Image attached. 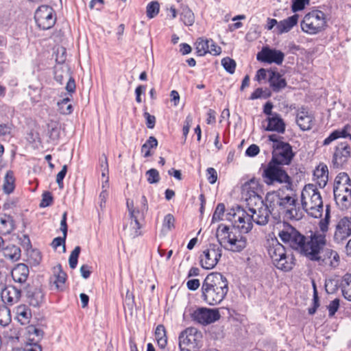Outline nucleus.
<instances>
[{
	"mask_svg": "<svg viewBox=\"0 0 351 351\" xmlns=\"http://www.w3.org/2000/svg\"><path fill=\"white\" fill-rule=\"evenodd\" d=\"M350 156V147L348 142H341L337 146L333 155L332 163L335 167H341Z\"/></svg>",
	"mask_w": 351,
	"mask_h": 351,
	"instance_id": "f3484780",
	"label": "nucleus"
},
{
	"mask_svg": "<svg viewBox=\"0 0 351 351\" xmlns=\"http://www.w3.org/2000/svg\"><path fill=\"white\" fill-rule=\"evenodd\" d=\"M180 20L186 25H192L195 22V16L192 10L188 7L183 8L180 14Z\"/></svg>",
	"mask_w": 351,
	"mask_h": 351,
	"instance_id": "f704fd0d",
	"label": "nucleus"
},
{
	"mask_svg": "<svg viewBox=\"0 0 351 351\" xmlns=\"http://www.w3.org/2000/svg\"><path fill=\"white\" fill-rule=\"evenodd\" d=\"M229 291L227 278L219 272H212L206 276L201 287V298L208 305L220 304Z\"/></svg>",
	"mask_w": 351,
	"mask_h": 351,
	"instance_id": "20e7f679",
	"label": "nucleus"
},
{
	"mask_svg": "<svg viewBox=\"0 0 351 351\" xmlns=\"http://www.w3.org/2000/svg\"><path fill=\"white\" fill-rule=\"evenodd\" d=\"M145 118L146 119V125L149 129H153L155 125L156 118L154 116L151 115L148 112L144 113Z\"/></svg>",
	"mask_w": 351,
	"mask_h": 351,
	"instance_id": "0e129e2a",
	"label": "nucleus"
},
{
	"mask_svg": "<svg viewBox=\"0 0 351 351\" xmlns=\"http://www.w3.org/2000/svg\"><path fill=\"white\" fill-rule=\"evenodd\" d=\"M21 296V291L14 286H4L1 288V298L5 305L12 306L17 303Z\"/></svg>",
	"mask_w": 351,
	"mask_h": 351,
	"instance_id": "6ab92c4d",
	"label": "nucleus"
},
{
	"mask_svg": "<svg viewBox=\"0 0 351 351\" xmlns=\"http://www.w3.org/2000/svg\"><path fill=\"white\" fill-rule=\"evenodd\" d=\"M267 253L276 268L285 271L292 269L295 264L294 258L291 254L287 253L285 247L277 239L268 241Z\"/></svg>",
	"mask_w": 351,
	"mask_h": 351,
	"instance_id": "0eeeda50",
	"label": "nucleus"
},
{
	"mask_svg": "<svg viewBox=\"0 0 351 351\" xmlns=\"http://www.w3.org/2000/svg\"><path fill=\"white\" fill-rule=\"evenodd\" d=\"M52 201L53 197L51 194L49 192H45L43 194L40 206L42 208L49 206L52 203Z\"/></svg>",
	"mask_w": 351,
	"mask_h": 351,
	"instance_id": "603ef678",
	"label": "nucleus"
},
{
	"mask_svg": "<svg viewBox=\"0 0 351 351\" xmlns=\"http://www.w3.org/2000/svg\"><path fill=\"white\" fill-rule=\"evenodd\" d=\"M3 256L12 262L17 261L20 259L21 256V251L19 247L15 245H8L6 247L1 248Z\"/></svg>",
	"mask_w": 351,
	"mask_h": 351,
	"instance_id": "c85d7f7f",
	"label": "nucleus"
},
{
	"mask_svg": "<svg viewBox=\"0 0 351 351\" xmlns=\"http://www.w3.org/2000/svg\"><path fill=\"white\" fill-rule=\"evenodd\" d=\"M65 239H66V237H64V236L63 235L62 237H56L55 238L53 241H52V246L54 249H57L58 247L60 246V245H62V249H63V252H64L66 249H65Z\"/></svg>",
	"mask_w": 351,
	"mask_h": 351,
	"instance_id": "bf43d9fd",
	"label": "nucleus"
},
{
	"mask_svg": "<svg viewBox=\"0 0 351 351\" xmlns=\"http://www.w3.org/2000/svg\"><path fill=\"white\" fill-rule=\"evenodd\" d=\"M350 196V195H339V196H335V200L336 203L341 206L343 208H347L348 205L350 204L348 197Z\"/></svg>",
	"mask_w": 351,
	"mask_h": 351,
	"instance_id": "8fccbe9b",
	"label": "nucleus"
},
{
	"mask_svg": "<svg viewBox=\"0 0 351 351\" xmlns=\"http://www.w3.org/2000/svg\"><path fill=\"white\" fill-rule=\"evenodd\" d=\"M203 335L196 328L189 327L178 337L180 351H198L202 346Z\"/></svg>",
	"mask_w": 351,
	"mask_h": 351,
	"instance_id": "1a4fd4ad",
	"label": "nucleus"
},
{
	"mask_svg": "<svg viewBox=\"0 0 351 351\" xmlns=\"http://www.w3.org/2000/svg\"><path fill=\"white\" fill-rule=\"evenodd\" d=\"M259 147L256 145H251L245 151V154L248 156H255L259 153Z\"/></svg>",
	"mask_w": 351,
	"mask_h": 351,
	"instance_id": "69168bd1",
	"label": "nucleus"
},
{
	"mask_svg": "<svg viewBox=\"0 0 351 351\" xmlns=\"http://www.w3.org/2000/svg\"><path fill=\"white\" fill-rule=\"evenodd\" d=\"M70 101V99L66 97L64 98L61 101L58 102V106L61 113L64 114H69L73 111V106L71 104H68Z\"/></svg>",
	"mask_w": 351,
	"mask_h": 351,
	"instance_id": "ea45409f",
	"label": "nucleus"
},
{
	"mask_svg": "<svg viewBox=\"0 0 351 351\" xmlns=\"http://www.w3.org/2000/svg\"><path fill=\"white\" fill-rule=\"evenodd\" d=\"M127 207L129 211V215L132 220L130 223V236L132 238H135L141 234V232L139 231L141 228L140 221L145 218V215L147 213H143V209L141 208H135L132 202V206H130L129 199L127 200Z\"/></svg>",
	"mask_w": 351,
	"mask_h": 351,
	"instance_id": "4468645a",
	"label": "nucleus"
},
{
	"mask_svg": "<svg viewBox=\"0 0 351 351\" xmlns=\"http://www.w3.org/2000/svg\"><path fill=\"white\" fill-rule=\"evenodd\" d=\"M244 190L249 193L247 199V210L237 206L226 214V219L234 223L243 233L249 232L253 227V222L259 226L266 225L269 221L271 212L262 197L258 195V182L252 179L244 185Z\"/></svg>",
	"mask_w": 351,
	"mask_h": 351,
	"instance_id": "f257e3e1",
	"label": "nucleus"
},
{
	"mask_svg": "<svg viewBox=\"0 0 351 351\" xmlns=\"http://www.w3.org/2000/svg\"><path fill=\"white\" fill-rule=\"evenodd\" d=\"M351 189V180L349 176L345 173H339L334 183L333 189Z\"/></svg>",
	"mask_w": 351,
	"mask_h": 351,
	"instance_id": "c756f323",
	"label": "nucleus"
},
{
	"mask_svg": "<svg viewBox=\"0 0 351 351\" xmlns=\"http://www.w3.org/2000/svg\"><path fill=\"white\" fill-rule=\"evenodd\" d=\"M221 64L227 72L231 74L234 73L236 62L233 59L228 57L224 58L221 60Z\"/></svg>",
	"mask_w": 351,
	"mask_h": 351,
	"instance_id": "a18cd8bd",
	"label": "nucleus"
},
{
	"mask_svg": "<svg viewBox=\"0 0 351 351\" xmlns=\"http://www.w3.org/2000/svg\"><path fill=\"white\" fill-rule=\"evenodd\" d=\"M66 274L63 271L62 266L58 264L53 268V275L50 282L57 291H63L65 288Z\"/></svg>",
	"mask_w": 351,
	"mask_h": 351,
	"instance_id": "5701e85b",
	"label": "nucleus"
},
{
	"mask_svg": "<svg viewBox=\"0 0 351 351\" xmlns=\"http://www.w3.org/2000/svg\"><path fill=\"white\" fill-rule=\"evenodd\" d=\"M284 58L285 54L283 52L267 47H263L256 55V59L258 61L269 64L275 63L278 65L282 63Z\"/></svg>",
	"mask_w": 351,
	"mask_h": 351,
	"instance_id": "dca6fc26",
	"label": "nucleus"
},
{
	"mask_svg": "<svg viewBox=\"0 0 351 351\" xmlns=\"http://www.w3.org/2000/svg\"><path fill=\"white\" fill-rule=\"evenodd\" d=\"M243 232L234 223L229 227L224 224L219 225L216 237L221 247L234 252H241L247 245V239Z\"/></svg>",
	"mask_w": 351,
	"mask_h": 351,
	"instance_id": "39448f33",
	"label": "nucleus"
},
{
	"mask_svg": "<svg viewBox=\"0 0 351 351\" xmlns=\"http://www.w3.org/2000/svg\"><path fill=\"white\" fill-rule=\"evenodd\" d=\"M330 220V207L328 205L326 206V213L325 217L323 219L319 221V228L322 231L321 234H324L325 235V232H327L328 228V223ZM320 233V232H319Z\"/></svg>",
	"mask_w": 351,
	"mask_h": 351,
	"instance_id": "37998d69",
	"label": "nucleus"
},
{
	"mask_svg": "<svg viewBox=\"0 0 351 351\" xmlns=\"http://www.w3.org/2000/svg\"><path fill=\"white\" fill-rule=\"evenodd\" d=\"M299 16L294 14L287 19L279 21L276 32L278 34H282L289 32L295 25H297Z\"/></svg>",
	"mask_w": 351,
	"mask_h": 351,
	"instance_id": "a878e982",
	"label": "nucleus"
},
{
	"mask_svg": "<svg viewBox=\"0 0 351 351\" xmlns=\"http://www.w3.org/2000/svg\"><path fill=\"white\" fill-rule=\"evenodd\" d=\"M265 182L267 184L285 183L287 190L292 191V182L287 172L280 167L269 163L264 171Z\"/></svg>",
	"mask_w": 351,
	"mask_h": 351,
	"instance_id": "9b49d317",
	"label": "nucleus"
},
{
	"mask_svg": "<svg viewBox=\"0 0 351 351\" xmlns=\"http://www.w3.org/2000/svg\"><path fill=\"white\" fill-rule=\"evenodd\" d=\"M11 322V315L10 308L3 305L0 307V325L3 326H8Z\"/></svg>",
	"mask_w": 351,
	"mask_h": 351,
	"instance_id": "4c0bfd02",
	"label": "nucleus"
},
{
	"mask_svg": "<svg viewBox=\"0 0 351 351\" xmlns=\"http://www.w3.org/2000/svg\"><path fill=\"white\" fill-rule=\"evenodd\" d=\"M313 176L320 188H324L328 180V169L326 165L320 163L315 169Z\"/></svg>",
	"mask_w": 351,
	"mask_h": 351,
	"instance_id": "b1692460",
	"label": "nucleus"
},
{
	"mask_svg": "<svg viewBox=\"0 0 351 351\" xmlns=\"http://www.w3.org/2000/svg\"><path fill=\"white\" fill-rule=\"evenodd\" d=\"M175 221L173 215L167 214L165 215L162 222V232L166 234L173 230L175 228Z\"/></svg>",
	"mask_w": 351,
	"mask_h": 351,
	"instance_id": "e433bc0d",
	"label": "nucleus"
},
{
	"mask_svg": "<svg viewBox=\"0 0 351 351\" xmlns=\"http://www.w3.org/2000/svg\"><path fill=\"white\" fill-rule=\"evenodd\" d=\"M155 337L158 346L164 349L167 344V337L166 335V330L163 325L160 324L156 327Z\"/></svg>",
	"mask_w": 351,
	"mask_h": 351,
	"instance_id": "473e14b6",
	"label": "nucleus"
},
{
	"mask_svg": "<svg viewBox=\"0 0 351 351\" xmlns=\"http://www.w3.org/2000/svg\"><path fill=\"white\" fill-rule=\"evenodd\" d=\"M208 41H210L209 42V53L214 56L219 55L221 52V47L217 45L212 39H208Z\"/></svg>",
	"mask_w": 351,
	"mask_h": 351,
	"instance_id": "6e6d98bb",
	"label": "nucleus"
},
{
	"mask_svg": "<svg viewBox=\"0 0 351 351\" xmlns=\"http://www.w3.org/2000/svg\"><path fill=\"white\" fill-rule=\"evenodd\" d=\"M271 96V92L268 89L263 90L261 88H256L250 95V99L254 100L259 98L267 99Z\"/></svg>",
	"mask_w": 351,
	"mask_h": 351,
	"instance_id": "a19ab883",
	"label": "nucleus"
},
{
	"mask_svg": "<svg viewBox=\"0 0 351 351\" xmlns=\"http://www.w3.org/2000/svg\"><path fill=\"white\" fill-rule=\"evenodd\" d=\"M25 288V296L28 303L34 307L39 306L44 300V293L41 288L29 285Z\"/></svg>",
	"mask_w": 351,
	"mask_h": 351,
	"instance_id": "4be33fe9",
	"label": "nucleus"
},
{
	"mask_svg": "<svg viewBox=\"0 0 351 351\" xmlns=\"http://www.w3.org/2000/svg\"><path fill=\"white\" fill-rule=\"evenodd\" d=\"M326 25L325 14L320 10H313L306 14L301 22L302 30L309 34H315Z\"/></svg>",
	"mask_w": 351,
	"mask_h": 351,
	"instance_id": "9d476101",
	"label": "nucleus"
},
{
	"mask_svg": "<svg viewBox=\"0 0 351 351\" xmlns=\"http://www.w3.org/2000/svg\"><path fill=\"white\" fill-rule=\"evenodd\" d=\"M209 42L208 39L199 38L196 42V52L198 56H203L209 53Z\"/></svg>",
	"mask_w": 351,
	"mask_h": 351,
	"instance_id": "c9c22d12",
	"label": "nucleus"
},
{
	"mask_svg": "<svg viewBox=\"0 0 351 351\" xmlns=\"http://www.w3.org/2000/svg\"><path fill=\"white\" fill-rule=\"evenodd\" d=\"M147 176V182L149 184L158 183L160 180V175L158 170L156 169H151L146 172Z\"/></svg>",
	"mask_w": 351,
	"mask_h": 351,
	"instance_id": "de8ad7c7",
	"label": "nucleus"
},
{
	"mask_svg": "<svg viewBox=\"0 0 351 351\" xmlns=\"http://www.w3.org/2000/svg\"><path fill=\"white\" fill-rule=\"evenodd\" d=\"M29 275V267L24 263L16 264L11 271V276L14 282L24 287H26Z\"/></svg>",
	"mask_w": 351,
	"mask_h": 351,
	"instance_id": "412c9836",
	"label": "nucleus"
},
{
	"mask_svg": "<svg viewBox=\"0 0 351 351\" xmlns=\"http://www.w3.org/2000/svg\"><path fill=\"white\" fill-rule=\"evenodd\" d=\"M301 205L302 209L311 217H322L324 206L319 191L316 185L308 184L304 186L301 193Z\"/></svg>",
	"mask_w": 351,
	"mask_h": 351,
	"instance_id": "423d86ee",
	"label": "nucleus"
},
{
	"mask_svg": "<svg viewBox=\"0 0 351 351\" xmlns=\"http://www.w3.org/2000/svg\"><path fill=\"white\" fill-rule=\"evenodd\" d=\"M269 141L272 143L273 156L271 161L276 165H289L295 156L291 146L289 143L282 141L276 134L269 135Z\"/></svg>",
	"mask_w": 351,
	"mask_h": 351,
	"instance_id": "6e6552de",
	"label": "nucleus"
},
{
	"mask_svg": "<svg viewBox=\"0 0 351 351\" xmlns=\"http://www.w3.org/2000/svg\"><path fill=\"white\" fill-rule=\"evenodd\" d=\"M192 317L194 321L202 325H208L219 319L220 314L218 309L202 307L195 310L192 314Z\"/></svg>",
	"mask_w": 351,
	"mask_h": 351,
	"instance_id": "2eb2a0df",
	"label": "nucleus"
},
{
	"mask_svg": "<svg viewBox=\"0 0 351 351\" xmlns=\"http://www.w3.org/2000/svg\"><path fill=\"white\" fill-rule=\"evenodd\" d=\"M200 286V282L198 279L189 280L186 282L187 288L191 291L197 290Z\"/></svg>",
	"mask_w": 351,
	"mask_h": 351,
	"instance_id": "338daca9",
	"label": "nucleus"
},
{
	"mask_svg": "<svg viewBox=\"0 0 351 351\" xmlns=\"http://www.w3.org/2000/svg\"><path fill=\"white\" fill-rule=\"evenodd\" d=\"M269 82L272 90L278 93L287 86V82L282 75L278 72L269 71Z\"/></svg>",
	"mask_w": 351,
	"mask_h": 351,
	"instance_id": "393cba45",
	"label": "nucleus"
},
{
	"mask_svg": "<svg viewBox=\"0 0 351 351\" xmlns=\"http://www.w3.org/2000/svg\"><path fill=\"white\" fill-rule=\"evenodd\" d=\"M100 162V169L101 171V177L102 178H105V182H107L108 181V159L105 154H103L101 157L99 159Z\"/></svg>",
	"mask_w": 351,
	"mask_h": 351,
	"instance_id": "79ce46f5",
	"label": "nucleus"
},
{
	"mask_svg": "<svg viewBox=\"0 0 351 351\" xmlns=\"http://www.w3.org/2000/svg\"><path fill=\"white\" fill-rule=\"evenodd\" d=\"M66 172L67 165H64L62 166L61 171L56 176V181L60 189H63L64 187L63 180L66 174Z\"/></svg>",
	"mask_w": 351,
	"mask_h": 351,
	"instance_id": "09e8293b",
	"label": "nucleus"
},
{
	"mask_svg": "<svg viewBox=\"0 0 351 351\" xmlns=\"http://www.w3.org/2000/svg\"><path fill=\"white\" fill-rule=\"evenodd\" d=\"M309 0H294L292 4V10L293 12L300 11L304 9L306 4H308Z\"/></svg>",
	"mask_w": 351,
	"mask_h": 351,
	"instance_id": "5fc2aeb1",
	"label": "nucleus"
},
{
	"mask_svg": "<svg viewBox=\"0 0 351 351\" xmlns=\"http://www.w3.org/2000/svg\"><path fill=\"white\" fill-rule=\"evenodd\" d=\"M222 250L220 245L209 244L199 256V263L202 268L211 269L218 263L221 257Z\"/></svg>",
	"mask_w": 351,
	"mask_h": 351,
	"instance_id": "f8f14e48",
	"label": "nucleus"
},
{
	"mask_svg": "<svg viewBox=\"0 0 351 351\" xmlns=\"http://www.w3.org/2000/svg\"><path fill=\"white\" fill-rule=\"evenodd\" d=\"M206 176L207 180L210 184H215L217 180V171L213 168L209 167L206 170Z\"/></svg>",
	"mask_w": 351,
	"mask_h": 351,
	"instance_id": "864d4df0",
	"label": "nucleus"
},
{
	"mask_svg": "<svg viewBox=\"0 0 351 351\" xmlns=\"http://www.w3.org/2000/svg\"><path fill=\"white\" fill-rule=\"evenodd\" d=\"M313 287H314V293H313L314 306L312 308H308V313L310 315L314 314L316 312V310L319 306L318 295H317V292L315 284H313Z\"/></svg>",
	"mask_w": 351,
	"mask_h": 351,
	"instance_id": "680f3d73",
	"label": "nucleus"
},
{
	"mask_svg": "<svg viewBox=\"0 0 351 351\" xmlns=\"http://www.w3.org/2000/svg\"><path fill=\"white\" fill-rule=\"evenodd\" d=\"M80 251V247L76 246L71 252L69 258V266L71 269H75L76 267Z\"/></svg>",
	"mask_w": 351,
	"mask_h": 351,
	"instance_id": "49530a36",
	"label": "nucleus"
},
{
	"mask_svg": "<svg viewBox=\"0 0 351 351\" xmlns=\"http://www.w3.org/2000/svg\"><path fill=\"white\" fill-rule=\"evenodd\" d=\"M296 123L300 130L305 131L312 128L314 124V117L307 108L301 107L296 112Z\"/></svg>",
	"mask_w": 351,
	"mask_h": 351,
	"instance_id": "a211bd4d",
	"label": "nucleus"
},
{
	"mask_svg": "<svg viewBox=\"0 0 351 351\" xmlns=\"http://www.w3.org/2000/svg\"><path fill=\"white\" fill-rule=\"evenodd\" d=\"M265 202L271 215L284 214L289 219L299 220L302 217L300 208L297 206V198L292 191L286 194L283 190L268 193Z\"/></svg>",
	"mask_w": 351,
	"mask_h": 351,
	"instance_id": "7ed1b4c3",
	"label": "nucleus"
},
{
	"mask_svg": "<svg viewBox=\"0 0 351 351\" xmlns=\"http://www.w3.org/2000/svg\"><path fill=\"white\" fill-rule=\"evenodd\" d=\"M29 256H30L31 258H33V260H34L33 263L34 265H38L41 261L42 258H41L40 253L39 251H38L36 250H31Z\"/></svg>",
	"mask_w": 351,
	"mask_h": 351,
	"instance_id": "774afa93",
	"label": "nucleus"
},
{
	"mask_svg": "<svg viewBox=\"0 0 351 351\" xmlns=\"http://www.w3.org/2000/svg\"><path fill=\"white\" fill-rule=\"evenodd\" d=\"M346 133H330V136L324 141V145H329L332 141L339 137L346 138Z\"/></svg>",
	"mask_w": 351,
	"mask_h": 351,
	"instance_id": "4d7b16f0",
	"label": "nucleus"
},
{
	"mask_svg": "<svg viewBox=\"0 0 351 351\" xmlns=\"http://www.w3.org/2000/svg\"><path fill=\"white\" fill-rule=\"evenodd\" d=\"M339 307V300L336 298L330 302V303L327 306V308L328 310L329 316H333L335 313L337 311Z\"/></svg>",
	"mask_w": 351,
	"mask_h": 351,
	"instance_id": "3c124183",
	"label": "nucleus"
},
{
	"mask_svg": "<svg viewBox=\"0 0 351 351\" xmlns=\"http://www.w3.org/2000/svg\"><path fill=\"white\" fill-rule=\"evenodd\" d=\"M160 5L158 1H152L149 3L146 8L147 16L149 19L154 18L159 12Z\"/></svg>",
	"mask_w": 351,
	"mask_h": 351,
	"instance_id": "58836bf2",
	"label": "nucleus"
},
{
	"mask_svg": "<svg viewBox=\"0 0 351 351\" xmlns=\"http://www.w3.org/2000/svg\"><path fill=\"white\" fill-rule=\"evenodd\" d=\"M346 133H330V136L324 141V145H329L332 141L339 137L346 138Z\"/></svg>",
	"mask_w": 351,
	"mask_h": 351,
	"instance_id": "13d9d810",
	"label": "nucleus"
},
{
	"mask_svg": "<svg viewBox=\"0 0 351 351\" xmlns=\"http://www.w3.org/2000/svg\"><path fill=\"white\" fill-rule=\"evenodd\" d=\"M217 112L212 109H209L206 113V122L208 124H213L216 121Z\"/></svg>",
	"mask_w": 351,
	"mask_h": 351,
	"instance_id": "e2e57ef3",
	"label": "nucleus"
},
{
	"mask_svg": "<svg viewBox=\"0 0 351 351\" xmlns=\"http://www.w3.org/2000/svg\"><path fill=\"white\" fill-rule=\"evenodd\" d=\"M158 145V141L156 138L150 136L149 139L143 145L142 150H145L147 148H155Z\"/></svg>",
	"mask_w": 351,
	"mask_h": 351,
	"instance_id": "052dcab7",
	"label": "nucleus"
},
{
	"mask_svg": "<svg viewBox=\"0 0 351 351\" xmlns=\"http://www.w3.org/2000/svg\"><path fill=\"white\" fill-rule=\"evenodd\" d=\"M34 19L40 29L51 28L56 23V17L53 9L49 5H41L36 10Z\"/></svg>",
	"mask_w": 351,
	"mask_h": 351,
	"instance_id": "ddd939ff",
	"label": "nucleus"
},
{
	"mask_svg": "<svg viewBox=\"0 0 351 351\" xmlns=\"http://www.w3.org/2000/svg\"><path fill=\"white\" fill-rule=\"evenodd\" d=\"M14 228V220L11 216L4 215L0 217V233L1 234H8Z\"/></svg>",
	"mask_w": 351,
	"mask_h": 351,
	"instance_id": "2f4dec72",
	"label": "nucleus"
},
{
	"mask_svg": "<svg viewBox=\"0 0 351 351\" xmlns=\"http://www.w3.org/2000/svg\"><path fill=\"white\" fill-rule=\"evenodd\" d=\"M16 318L21 325H26L29 323L32 318V311L30 308L25 305L21 304L16 308Z\"/></svg>",
	"mask_w": 351,
	"mask_h": 351,
	"instance_id": "bb28decb",
	"label": "nucleus"
},
{
	"mask_svg": "<svg viewBox=\"0 0 351 351\" xmlns=\"http://www.w3.org/2000/svg\"><path fill=\"white\" fill-rule=\"evenodd\" d=\"M278 236L282 242L298 251L311 261H319L320 253L326 244V235L319 231L311 232L304 236L294 227L286 222L277 224Z\"/></svg>",
	"mask_w": 351,
	"mask_h": 351,
	"instance_id": "f03ea898",
	"label": "nucleus"
},
{
	"mask_svg": "<svg viewBox=\"0 0 351 351\" xmlns=\"http://www.w3.org/2000/svg\"><path fill=\"white\" fill-rule=\"evenodd\" d=\"M3 191L6 194L12 193L15 189V178L14 172L9 170L6 172L2 185Z\"/></svg>",
	"mask_w": 351,
	"mask_h": 351,
	"instance_id": "7c9ffc66",
	"label": "nucleus"
},
{
	"mask_svg": "<svg viewBox=\"0 0 351 351\" xmlns=\"http://www.w3.org/2000/svg\"><path fill=\"white\" fill-rule=\"evenodd\" d=\"M224 212L225 205L223 203L218 204L213 215L212 222L215 223L222 220Z\"/></svg>",
	"mask_w": 351,
	"mask_h": 351,
	"instance_id": "c03bdc74",
	"label": "nucleus"
},
{
	"mask_svg": "<svg viewBox=\"0 0 351 351\" xmlns=\"http://www.w3.org/2000/svg\"><path fill=\"white\" fill-rule=\"evenodd\" d=\"M341 287L343 295L346 299L351 301V274L344 276Z\"/></svg>",
	"mask_w": 351,
	"mask_h": 351,
	"instance_id": "72a5a7b5",
	"label": "nucleus"
},
{
	"mask_svg": "<svg viewBox=\"0 0 351 351\" xmlns=\"http://www.w3.org/2000/svg\"><path fill=\"white\" fill-rule=\"evenodd\" d=\"M285 124L279 114L274 113L271 117H268L267 130L272 132H285Z\"/></svg>",
	"mask_w": 351,
	"mask_h": 351,
	"instance_id": "cd10ccee",
	"label": "nucleus"
},
{
	"mask_svg": "<svg viewBox=\"0 0 351 351\" xmlns=\"http://www.w3.org/2000/svg\"><path fill=\"white\" fill-rule=\"evenodd\" d=\"M351 235V217H344L341 219L336 226L334 239L340 243Z\"/></svg>",
	"mask_w": 351,
	"mask_h": 351,
	"instance_id": "aec40b11",
	"label": "nucleus"
}]
</instances>
